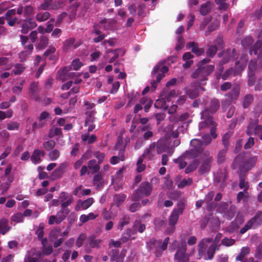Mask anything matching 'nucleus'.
Returning a JSON list of instances; mask_svg holds the SVG:
<instances>
[{
    "label": "nucleus",
    "mask_w": 262,
    "mask_h": 262,
    "mask_svg": "<svg viewBox=\"0 0 262 262\" xmlns=\"http://www.w3.org/2000/svg\"><path fill=\"white\" fill-rule=\"evenodd\" d=\"M220 101L215 98L211 99L209 106L205 107L201 113V118L204 120L199 124L200 129H208L210 131H215L217 124L211 115L214 114L220 108Z\"/></svg>",
    "instance_id": "f257e3e1"
},
{
    "label": "nucleus",
    "mask_w": 262,
    "mask_h": 262,
    "mask_svg": "<svg viewBox=\"0 0 262 262\" xmlns=\"http://www.w3.org/2000/svg\"><path fill=\"white\" fill-rule=\"evenodd\" d=\"M190 144L192 146L191 149L186 150L180 157L174 160V162L178 164L180 169L186 166L188 161L195 158L199 156L202 150L201 145L204 144L201 138L191 140Z\"/></svg>",
    "instance_id": "f03ea898"
},
{
    "label": "nucleus",
    "mask_w": 262,
    "mask_h": 262,
    "mask_svg": "<svg viewBox=\"0 0 262 262\" xmlns=\"http://www.w3.org/2000/svg\"><path fill=\"white\" fill-rule=\"evenodd\" d=\"M166 60H162L159 62L153 68L151 71L152 79L150 82L151 88L154 90L157 88V84L161 81L165 77V74L168 71V68L165 66Z\"/></svg>",
    "instance_id": "7ed1b4c3"
},
{
    "label": "nucleus",
    "mask_w": 262,
    "mask_h": 262,
    "mask_svg": "<svg viewBox=\"0 0 262 262\" xmlns=\"http://www.w3.org/2000/svg\"><path fill=\"white\" fill-rule=\"evenodd\" d=\"M178 208L174 209L171 212L168 220V223L170 226L166 229V232L170 234L175 230V225L179 219V215L182 214L184 209V204L182 202H179L177 204Z\"/></svg>",
    "instance_id": "20e7f679"
},
{
    "label": "nucleus",
    "mask_w": 262,
    "mask_h": 262,
    "mask_svg": "<svg viewBox=\"0 0 262 262\" xmlns=\"http://www.w3.org/2000/svg\"><path fill=\"white\" fill-rule=\"evenodd\" d=\"M213 65H206L205 66H198V68L192 73L193 78H198L201 81L205 80L214 70Z\"/></svg>",
    "instance_id": "39448f33"
},
{
    "label": "nucleus",
    "mask_w": 262,
    "mask_h": 262,
    "mask_svg": "<svg viewBox=\"0 0 262 262\" xmlns=\"http://www.w3.org/2000/svg\"><path fill=\"white\" fill-rule=\"evenodd\" d=\"M152 190V186L148 182H143L140 185L139 188L133 193L132 200L135 201H139L144 196H148Z\"/></svg>",
    "instance_id": "423d86ee"
},
{
    "label": "nucleus",
    "mask_w": 262,
    "mask_h": 262,
    "mask_svg": "<svg viewBox=\"0 0 262 262\" xmlns=\"http://www.w3.org/2000/svg\"><path fill=\"white\" fill-rule=\"evenodd\" d=\"M257 160V157L254 156L250 157L248 160L242 164L241 163V157L238 156L234 160L233 164L243 170H249L255 165Z\"/></svg>",
    "instance_id": "0eeeda50"
},
{
    "label": "nucleus",
    "mask_w": 262,
    "mask_h": 262,
    "mask_svg": "<svg viewBox=\"0 0 262 262\" xmlns=\"http://www.w3.org/2000/svg\"><path fill=\"white\" fill-rule=\"evenodd\" d=\"M186 244L185 241H182L178 246L177 250L174 255V258L177 262H188V254L186 253Z\"/></svg>",
    "instance_id": "6e6552de"
},
{
    "label": "nucleus",
    "mask_w": 262,
    "mask_h": 262,
    "mask_svg": "<svg viewBox=\"0 0 262 262\" xmlns=\"http://www.w3.org/2000/svg\"><path fill=\"white\" fill-rule=\"evenodd\" d=\"M239 89L237 86L233 87L229 92H228L225 96L227 98L222 102V108L223 110L226 108V106H228L232 101L236 100L239 97Z\"/></svg>",
    "instance_id": "1a4fd4ad"
},
{
    "label": "nucleus",
    "mask_w": 262,
    "mask_h": 262,
    "mask_svg": "<svg viewBox=\"0 0 262 262\" xmlns=\"http://www.w3.org/2000/svg\"><path fill=\"white\" fill-rule=\"evenodd\" d=\"M261 214L259 213L256 214L254 217L249 221L244 227L240 230L241 234L245 233L248 230L251 228H255L258 225L260 224L262 222V218L261 217Z\"/></svg>",
    "instance_id": "9d476101"
},
{
    "label": "nucleus",
    "mask_w": 262,
    "mask_h": 262,
    "mask_svg": "<svg viewBox=\"0 0 262 262\" xmlns=\"http://www.w3.org/2000/svg\"><path fill=\"white\" fill-rule=\"evenodd\" d=\"M239 63V61H237L235 62V69H233V68H231L227 70L224 73H223L222 75V78L225 80L228 79L229 76L232 74H233L234 76H236L238 73L241 72L245 68V64H242L240 66H238Z\"/></svg>",
    "instance_id": "9b49d317"
},
{
    "label": "nucleus",
    "mask_w": 262,
    "mask_h": 262,
    "mask_svg": "<svg viewBox=\"0 0 262 262\" xmlns=\"http://www.w3.org/2000/svg\"><path fill=\"white\" fill-rule=\"evenodd\" d=\"M178 136V132H167L164 139L165 145H169L172 140H173L172 146L174 147L178 146L180 144V140L177 139Z\"/></svg>",
    "instance_id": "f8f14e48"
},
{
    "label": "nucleus",
    "mask_w": 262,
    "mask_h": 262,
    "mask_svg": "<svg viewBox=\"0 0 262 262\" xmlns=\"http://www.w3.org/2000/svg\"><path fill=\"white\" fill-rule=\"evenodd\" d=\"M212 241L211 238H203L199 244V254L200 257L203 256H206L205 253L208 246Z\"/></svg>",
    "instance_id": "ddd939ff"
},
{
    "label": "nucleus",
    "mask_w": 262,
    "mask_h": 262,
    "mask_svg": "<svg viewBox=\"0 0 262 262\" xmlns=\"http://www.w3.org/2000/svg\"><path fill=\"white\" fill-rule=\"evenodd\" d=\"M237 58L236 55V49L233 48L232 50L228 49L224 53V55L223 58L220 62V64L222 66L223 64L228 63L231 58Z\"/></svg>",
    "instance_id": "4468645a"
},
{
    "label": "nucleus",
    "mask_w": 262,
    "mask_h": 262,
    "mask_svg": "<svg viewBox=\"0 0 262 262\" xmlns=\"http://www.w3.org/2000/svg\"><path fill=\"white\" fill-rule=\"evenodd\" d=\"M16 10L12 9L7 11L5 14V19L8 21V25L10 26H14L17 22L18 19L15 17Z\"/></svg>",
    "instance_id": "2eb2a0df"
},
{
    "label": "nucleus",
    "mask_w": 262,
    "mask_h": 262,
    "mask_svg": "<svg viewBox=\"0 0 262 262\" xmlns=\"http://www.w3.org/2000/svg\"><path fill=\"white\" fill-rule=\"evenodd\" d=\"M50 114L46 111L41 113L38 118L39 122H35L33 124V129H37L42 127L45 124V120L50 118Z\"/></svg>",
    "instance_id": "dca6fc26"
},
{
    "label": "nucleus",
    "mask_w": 262,
    "mask_h": 262,
    "mask_svg": "<svg viewBox=\"0 0 262 262\" xmlns=\"http://www.w3.org/2000/svg\"><path fill=\"white\" fill-rule=\"evenodd\" d=\"M94 203V200L92 198H90L85 201H82L79 200L77 201V205L75 206V210L79 211L81 209L85 210L89 208Z\"/></svg>",
    "instance_id": "f3484780"
},
{
    "label": "nucleus",
    "mask_w": 262,
    "mask_h": 262,
    "mask_svg": "<svg viewBox=\"0 0 262 262\" xmlns=\"http://www.w3.org/2000/svg\"><path fill=\"white\" fill-rule=\"evenodd\" d=\"M186 48L191 49L192 52L198 56H201L204 53V49L199 48L198 43L194 41L188 42L186 45Z\"/></svg>",
    "instance_id": "a211bd4d"
},
{
    "label": "nucleus",
    "mask_w": 262,
    "mask_h": 262,
    "mask_svg": "<svg viewBox=\"0 0 262 262\" xmlns=\"http://www.w3.org/2000/svg\"><path fill=\"white\" fill-rule=\"evenodd\" d=\"M151 245L150 246V249H155V255L157 257H159L161 255L163 251L165 250L162 249V241L161 240H154L150 241Z\"/></svg>",
    "instance_id": "6ab92c4d"
},
{
    "label": "nucleus",
    "mask_w": 262,
    "mask_h": 262,
    "mask_svg": "<svg viewBox=\"0 0 262 262\" xmlns=\"http://www.w3.org/2000/svg\"><path fill=\"white\" fill-rule=\"evenodd\" d=\"M69 164L67 162H64L60 164L57 168L53 171L52 176L54 179L60 178L62 174L65 172L66 168Z\"/></svg>",
    "instance_id": "aec40b11"
},
{
    "label": "nucleus",
    "mask_w": 262,
    "mask_h": 262,
    "mask_svg": "<svg viewBox=\"0 0 262 262\" xmlns=\"http://www.w3.org/2000/svg\"><path fill=\"white\" fill-rule=\"evenodd\" d=\"M38 84L35 82H32L30 84L29 94L32 99L35 101L39 100V96L38 94Z\"/></svg>",
    "instance_id": "412c9836"
},
{
    "label": "nucleus",
    "mask_w": 262,
    "mask_h": 262,
    "mask_svg": "<svg viewBox=\"0 0 262 262\" xmlns=\"http://www.w3.org/2000/svg\"><path fill=\"white\" fill-rule=\"evenodd\" d=\"M212 161L202 160L198 169V172L201 174L208 173L210 169Z\"/></svg>",
    "instance_id": "4be33fe9"
},
{
    "label": "nucleus",
    "mask_w": 262,
    "mask_h": 262,
    "mask_svg": "<svg viewBox=\"0 0 262 262\" xmlns=\"http://www.w3.org/2000/svg\"><path fill=\"white\" fill-rule=\"evenodd\" d=\"M156 146L155 143H152L143 154V157L152 160L155 156V149Z\"/></svg>",
    "instance_id": "5701e85b"
},
{
    "label": "nucleus",
    "mask_w": 262,
    "mask_h": 262,
    "mask_svg": "<svg viewBox=\"0 0 262 262\" xmlns=\"http://www.w3.org/2000/svg\"><path fill=\"white\" fill-rule=\"evenodd\" d=\"M213 4L210 2H207L201 5L200 12L201 15L205 16L211 12Z\"/></svg>",
    "instance_id": "b1692460"
},
{
    "label": "nucleus",
    "mask_w": 262,
    "mask_h": 262,
    "mask_svg": "<svg viewBox=\"0 0 262 262\" xmlns=\"http://www.w3.org/2000/svg\"><path fill=\"white\" fill-rule=\"evenodd\" d=\"M93 184L96 185L97 188L102 187L104 183L103 176L101 173L95 174L93 178Z\"/></svg>",
    "instance_id": "393cba45"
},
{
    "label": "nucleus",
    "mask_w": 262,
    "mask_h": 262,
    "mask_svg": "<svg viewBox=\"0 0 262 262\" xmlns=\"http://www.w3.org/2000/svg\"><path fill=\"white\" fill-rule=\"evenodd\" d=\"M253 130H254L253 131H262V126L258 125V119L252 120L247 127V131H252Z\"/></svg>",
    "instance_id": "a878e982"
},
{
    "label": "nucleus",
    "mask_w": 262,
    "mask_h": 262,
    "mask_svg": "<svg viewBox=\"0 0 262 262\" xmlns=\"http://www.w3.org/2000/svg\"><path fill=\"white\" fill-rule=\"evenodd\" d=\"M100 164L97 162L95 160H91L88 163V167L90 170H91L92 173H96L99 171L100 169Z\"/></svg>",
    "instance_id": "bb28decb"
},
{
    "label": "nucleus",
    "mask_w": 262,
    "mask_h": 262,
    "mask_svg": "<svg viewBox=\"0 0 262 262\" xmlns=\"http://www.w3.org/2000/svg\"><path fill=\"white\" fill-rule=\"evenodd\" d=\"M89 244L91 248H99L100 245L102 242L100 239H97L94 235L90 236L88 238Z\"/></svg>",
    "instance_id": "cd10ccee"
},
{
    "label": "nucleus",
    "mask_w": 262,
    "mask_h": 262,
    "mask_svg": "<svg viewBox=\"0 0 262 262\" xmlns=\"http://www.w3.org/2000/svg\"><path fill=\"white\" fill-rule=\"evenodd\" d=\"M70 210L69 209H61L59 212L57 213L56 216L57 217L56 224L60 223L63 221L67 215L69 214Z\"/></svg>",
    "instance_id": "c85d7f7f"
},
{
    "label": "nucleus",
    "mask_w": 262,
    "mask_h": 262,
    "mask_svg": "<svg viewBox=\"0 0 262 262\" xmlns=\"http://www.w3.org/2000/svg\"><path fill=\"white\" fill-rule=\"evenodd\" d=\"M216 137L217 134L215 132H210L202 135L201 139L204 144L207 145L211 142L212 138H215Z\"/></svg>",
    "instance_id": "c756f323"
},
{
    "label": "nucleus",
    "mask_w": 262,
    "mask_h": 262,
    "mask_svg": "<svg viewBox=\"0 0 262 262\" xmlns=\"http://www.w3.org/2000/svg\"><path fill=\"white\" fill-rule=\"evenodd\" d=\"M236 213V207L234 205H231L228 207L227 210L223 214L224 216L228 220L232 219Z\"/></svg>",
    "instance_id": "7c9ffc66"
},
{
    "label": "nucleus",
    "mask_w": 262,
    "mask_h": 262,
    "mask_svg": "<svg viewBox=\"0 0 262 262\" xmlns=\"http://www.w3.org/2000/svg\"><path fill=\"white\" fill-rule=\"evenodd\" d=\"M220 26V22L218 20L212 21L208 27L207 30L205 32V36H208L211 32L218 29Z\"/></svg>",
    "instance_id": "2f4dec72"
},
{
    "label": "nucleus",
    "mask_w": 262,
    "mask_h": 262,
    "mask_svg": "<svg viewBox=\"0 0 262 262\" xmlns=\"http://www.w3.org/2000/svg\"><path fill=\"white\" fill-rule=\"evenodd\" d=\"M8 222L5 219L0 220V233L4 235L10 229L8 225Z\"/></svg>",
    "instance_id": "473e14b6"
},
{
    "label": "nucleus",
    "mask_w": 262,
    "mask_h": 262,
    "mask_svg": "<svg viewBox=\"0 0 262 262\" xmlns=\"http://www.w3.org/2000/svg\"><path fill=\"white\" fill-rule=\"evenodd\" d=\"M43 156L45 154V151H41L38 149L35 150L31 157V159L33 162L36 163L40 162V155Z\"/></svg>",
    "instance_id": "72a5a7b5"
},
{
    "label": "nucleus",
    "mask_w": 262,
    "mask_h": 262,
    "mask_svg": "<svg viewBox=\"0 0 262 262\" xmlns=\"http://www.w3.org/2000/svg\"><path fill=\"white\" fill-rule=\"evenodd\" d=\"M254 100L253 95L250 94L245 95L243 99V106L244 108H248Z\"/></svg>",
    "instance_id": "f704fd0d"
},
{
    "label": "nucleus",
    "mask_w": 262,
    "mask_h": 262,
    "mask_svg": "<svg viewBox=\"0 0 262 262\" xmlns=\"http://www.w3.org/2000/svg\"><path fill=\"white\" fill-rule=\"evenodd\" d=\"M216 249V246L215 244L212 243L210 244V246L208 247L207 250H206L207 257L205 256V259H211L214 255L215 251Z\"/></svg>",
    "instance_id": "c9c22d12"
},
{
    "label": "nucleus",
    "mask_w": 262,
    "mask_h": 262,
    "mask_svg": "<svg viewBox=\"0 0 262 262\" xmlns=\"http://www.w3.org/2000/svg\"><path fill=\"white\" fill-rule=\"evenodd\" d=\"M129 220L130 218L128 215L123 214L119 222L118 229L121 230L125 225H127L129 223Z\"/></svg>",
    "instance_id": "e433bc0d"
},
{
    "label": "nucleus",
    "mask_w": 262,
    "mask_h": 262,
    "mask_svg": "<svg viewBox=\"0 0 262 262\" xmlns=\"http://www.w3.org/2000/svg\"><path fill=\"white\" fill-rule=\"evenodd\" d=\"M61 229L59 227L54 228L50 232L49 237L51 241L56 239L61 233Z\"/></svg>",
    "instance_id": "4c0bfd02"
},
{
    "label": "nucleus",
    "mask_w": 262,
    "mask_h": 262,
    "mask_svg": "<svg viewBox=\"0 0 262 262\" xmlns=\"http://www.w3.org/2000/svg\"><path fill=\"white\" fill-rule=\"evenodd\" d=\"M50 14L48 12L38 13L36 15L35 18L37 21L42 22L47 20L49 18Z\"/></svg>",
    "instance_id": "58836bf2"
},
{
    "label": "nucleus",
    "mask_w": 262,
    "mask_h": 262,
    "mask_svg": "<svg viewBox=\"0 0 262 262\" xmlns=\"http://www.w3.org/2000/svg\"><path fill=\"white\" fill-rule=\"evenodd\" d=\"M48 38L46 36H41L39 38V42L37 45V48L39 50L44 49L48 44Z\"/></svg>",
    "instance_id": "ea45409f"
},
{
    "label": "nucleus",
    "mask_w": 262,
    "mask_h": 262,
    "mask_svg": "<svg viewBox=\"0 0 262 262\" xmlns=\"http://www.w3.org/2000/svg\"><path fill=\"white\" fill-rule=\"evenodd\" d=\"M14 69L12 72L15 75H20L25 71L26 68L24 64L21 63H16L14 66Z\"/></svg>",
    "instance_id": "a19ab883"
},
{
    "label": "nucleus",
    "mask_w": 262,
    "mask_h": 262,
    "mask_svg": "<svg viewBox=\"0 0 262 262\" xmlns=\"http://www.w3.org/2000/svg\"><path fill=\"white\" fill-rule=\"evenodd\" d=\"M98 215L94 214V213H90L87 215L82 214L80 216V221L83 223L88 222L89 220L95 219Z\"/></svg>",
    "instance_id": "79ce46f5"
},
{
    "label": "nucleus",
    "mask_w": 262,
    "mask_h": 262,
    "mask_svg": "<svg viewBox=\"0 0 262 262\" xmlns=\"http://www.w3.org/2000/svg\"><path fill=\"white\" fill-rule=\"evenodd\" d=\"M75 39L74 38H70L66 40L63 43V50L67 52L74 44Z\"/></svg>",
    "instance_id": "37998d69"
},
{
    "label": "nucleus",
    "mask_w": 262,
    "mask_h": 262,
    "mask_svg": "<svg viewBox=\"0 0 262 262\" xmlns=\"http://www.w3.org/2000/svg\"><path fill=\"white\" fill-rule=\"evenodd\" d=\"M126 195L123 194H116L114 196V202L119 207L125 200Z\"/></svg>",
    "instance_id": "c03bdc74"
},
{
    "label": "nucleus",
    "mask_w": 262,
    "mask_h": 262,
    "mask_svg": "<svg viewBox=\"0 0 262 262\" xmlns=\"http://www.w3.org/2000/svg\"><path fill=\"white\" fill-rule=\"evenodd\" d=\"M227 150L226 149L220 150L217 155V162L218 164H222L226 160V154Z\"/></svg>",
    "instance_id": "a18cd8bd"
},
{
    "label": "nucleus",
    "mask_w": 262,
    "mask_h": 262,
    "mask_svg": "<svg viewBox=\"0 0 262 262\" xmlns=\"http://www.w3.org/2000/svg\"><path fill=\"white\" fill-rule=\"evenodd\" d=\"M112 53L114 54V56L110 59V63L114 62L119 57L120 54L123 55L125 52L121 49H117L112 51Z\"/></svg>",
    "instance_id": "49530a36"
},
{
    "label": "nucleus",
    "mask_w": 262,
    "mask_h": 262,
    "mask_svg": "<svg viewBox=\"0 0 262 262\" xmlns=\"http://www.w3.org/2000/svg\"><path fill=\"white\" fill-rule=\"evenodd\" d=\"M199 163L197 160H194L193 161L190 163L188 166L185 169V172L186 173H189L194 170H195L198 167Z\"/></svg>",
    "instance_id": "de8ad7c7"
},
{
    "label": "nucleus",
    "mask_w": 262,
    "mask_h": 262,
    "mask_svg": "<svg viewBox=\"0 0 262 262\" xmlns=\"http://www.w3.org/2000/svg\"><path fill=\"white\" fill-rule=\"evenodd\" d=\"M239 186L241 189H244V192H246L249 187L248 182L245 181L244 175L241 174L239 176Z\"/></svg>",
    "instance_id": "09e8293b"
},
{
    "label": "nucleus",
    "mask_w": 262,
    "mask_h": 262,
    "mask_svg": "<svg viewBox=\"0 0 262 262\" xmlns=\"http://www.w3.org/2000/svg\"><path fill=\"white\" fill-rule=\"evenodd\" d=\"M217 50V47L215 45L209 46L206 50V54L208 57H213L216 53Z\"/></svg>",
    "instance_id": "8fccbe9b"
},
{
    "label": "nucleus",
    "mask_w": 262,
    "mask_h": 262,
    "mask_svg": "<svg viewBox=\"0 0 262 262\" xmlns=\"http://www.w3.org/2000/svg\"><path fill=\"white\" fill-rule=\"evenodd\" d=\"M81 139L83 142H88V143H93L96 140V137L94 135H90L89 134L82 135Z\"/></svg>",
    "instance_id": "3c124183"
},
{
    "label": "nucleus",
    "mask_w": 262,
    "mask_h": 262,
    "mask_svg": "<svg viewBox=\"0 0 262 262\" xmlns=\"http://www.w3.org/2000/svg\"><path fill=\"white\" fill-rule=\"evenodd\" d=\"M254 39L251 36L245 37L242 40V45L244 48L250 47L253 43Z\"/></svg>",
    "instance_id": "603ef678"
},
{
    "label": "nucleus",
    "mask_w": 262,
    "mask_h": 262,
    "mask_svg": "<svg viewBox=\"0 0 262 262\" xmlns=\"http://www.w3.org/2000/svg\"><path fill=\"white\" fill-rule=\"evenodd\" d=\"M262 46V42L260 41H257L255 42V43L253 45L252 47L251 48L250 50V54L252 55L253 54L256 55L257 54V52L258 50L261 48Z\"/></svg>",
    "instance_id": "864d4df0"
},
{
    "label": "nucleus",
    "mask_w": 262,
    "mask_h": 262,
    "mask_svg": "<svg viewBox=\"0 0 262 262\" xmlns=\"http://www.w3.org/2000/svg\"><path fill=\"white\" fill-rule=\"evenodd\" d=\"M117 20L115 19H110L108 20L107 24L104 26V29L105 30H114L117 25Z\"/></svg>",
    "instance_id": "5fc2aeb1"
},
{
    "label": "nucleus",
    "mask_w": 262,
    "mask_h": 262,
    "mask_svg": "<svg viewBox=\"0 0 262 262\" xmlns=\"http://www.w3.org/2000/svg\"><path fill=\"white\" fill-rule=\"evenodd\" d=\"M34 11V8L31 5H27L24 8V15L25 17H28L32 15Z\"/></svg>",
    "instance_id": "6e6d98bb"
},
{
    "label": "nucleus",
    "mask_w": 262,
    "mask_h": 262,
    "mask_svg": "<svg viewBox=\"0 0 262 262\" xmlns=\"http://www.w3.org/2000/svg\"><path fill=\"white\" fill-rule=\"evenodd\" d=\"M133 228L135 231H138L142 233L144 231L145 226L144 224H141L139 221H136L134 223Z\"/></svg>",
    "instance_id": "4d7b16f0"
},
{
    "label": "nucleus",
    "mask_w": 262,
    "mask_h": 262,
    "mask_svg": "<svg viewBox=\"0 0 262 262\" xmlns=\"http://www.w3.org/2000/svg\"><path fill=\"white\" fill-rule=\"evenodd\" d=\"M250 249L248 247H243L241 249L239 254L236 256V259L237 260H242L244 257L249 253Z\"/></svg>",
    "instance_id": "13d9d810"
},
{
    "label": "nucleus",
    "mask_w": 262,
    "mask_h": 262,
    "mask_svg": "<svg viewBox=\"0 0 262 262\" xmlns=\"http://www.w3.org/2000/svg\"><path fill=\"white\" fill-rule=\"evenodd\" d=\"M199 91L198 89H189L186 91V94L190 99H194L198 97Z\"/></svg>",
    "instance_id": "bf43d9fd"
},
{
    "label": "nucleus",
    "mask_w": 262,
    "mask_h": 262,
    "mask_svg": "<svg viewBox=\"0 0 262 262\" xmlns=\"http://www.w3.org/2000/svg\"><path fill=\"white\" fill-rule=\"evenodd\" d=\"M167 194L168 197L172 200H177L178 198H179L181 195V192L177 190L168 191Z\"/></svg>",
    "instance_id": "052dcab7"
},
{
    "label": "nucleus",
    "mask_w": 262,
    "mask_h": 262,
    "mask_svg": "<svg viewBox=\"0 0 262 262\" xmlns=\"http://www.w3.org/2000/svg\"><path fill=\"white\" fill-rule=\"evenodd\" d=\"M192 183V180L190 178L187 179H183L178 184V187L179 188H183L185 186L190 185Z\"/></svg>",
    "instance_id": "680f3d73"
},
{
    "label": "nucleus",
    "mask_w": 262,
    "mask_h": 262,
    "mask_svg": "<svg viewBox=\"0 0 262 262\" xmlns=\"http://www.w3.org/2000/svg\"><path fill=\"white\" fill-rule=\"evenodd\" d=\"M238 228V225L236 222L233 221L226 228V231L230 233H232L236 231Z\"/></svg>",
    "instance_id": "e2e57ef3"
},
{
    "label": "nucleus",
    "mask_w": 262,
    "mask_h": 262,
    "mask_svg": "<svg viewBox=\"0 0 262 262\" xmlns=\"http://www.w3.org/2000/svg\"><path fill=\"white\" fill-rule=\"evenodd\" d=\"M60 156V152L56 149L51 150L49 153V157L51 160L55 161L57 160Z\"/></svg>",
    "instance_id": "0e129e2a"
},
{
    "label": "nucleus",
    "mask_w": 262,
    "mask_h": 262,
    "mask_svg": "<svg viewBox=\"0 0 262 262\" xmlns=\"http://www.w3.org/2000/svg\"><path fill=\"white\" fill-rule=\"evenodd\" d=\"M25 80H23L18 85H15L13 87H12V91L13 93L16 94H19L22 91L23 84L25 83Z\"/></svg>",
    "instance_id": "69168bd1"
},
{
    "label": "nucleus",
    "mask_w": 262,
    "mask_h": 262,
    "mask_svg": "<svg viewBox=\"0 0 262 262\" xmlns=\"http://www.w3.org/2000/svg\"><path fill=\"white\" fill-rule=\"evenodd\" d=\"M228 207L229 205L227 203L222 202L219 204L217 210L219 212L224 214L227 210Z\"/></svg>",
    "instance_id": "338daca9"
},
{
    "label": "nucleus",
    "mask_w": 262,
    "mask_h": 262,
    "mask_svg": "<svg viewBox=\"0 0 262 262\" xmlns=\"http://www.w3.org/2000/svg\"><path fill=\"white\" fill-rule=\"evenodd\" d=\"M235 243V241L234 239L229 238L228 237L224 238L222 241L221 244L225 246L229 247L233 245Z\"/></svg>",
    "instance_id": "774afa93"
}]
</instances>
